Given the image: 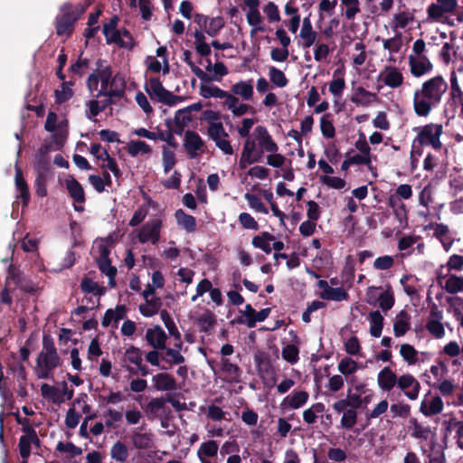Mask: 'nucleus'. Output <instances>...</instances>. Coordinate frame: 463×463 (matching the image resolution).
<instances>
[{
  "instance_id": "f257e3e1",
  "label": "nucleus",
  "mask_w": 463,
  "mask_h": 463,
  "mask_svg": "<svg viewBox=\"0 0 463 463\" xmlns=\"http://www.w3.org/2000/svg\"><path fill=\"white\" fill-rule=\"evenodd\" d=\"M448 90V83L441 75H437L421 84L413 94V109L418 117H427L432 108L437 107Z\"/></svg>"
},
{
  "instance_id": "f03ea898",
  "label": "nucleus",
  "mask_w": 463,
  "mask_h": 463,
  "mask_svg": "<svg viewBox=\"0 0 463 463\" xmlns=\"http://www.w3.org/2000/svg\"><path fill=\"white\" fill-rule=\"evenodd\" d=\"M60 10L62 14L56 17V33L59 36H71L74 31L75 23L85 13L86 7L81 4L72 6L70 3H64Z\"/></svg>"
},
{
  "instance_id": "7ed1b4c3",
  "label": "nucleus",
  "mask_w": 463,
  "mask_h": 463,
  "mask_svg": "<svg viewBox=\"0 0 463 463\" xmlns=\"http://www.w3.org/2000/svg\"><path fill=\"white\" fill-rule=\"evenodd\" d=\"M144 89L153 101L162 103L169 107L175 106L184 100V97L175 95L166 90L163 86L160 79L157 77L149 78Z\"/></svg>"
},
{
  "instance_id": "20e7f679",
  "label": "nucleus",
  "mask_w": 463,
  "mask_h": 463,
  "mask_svg": "<svg viewBox=\"0 0 463 463\" xmlns=\"http://www.w3.org/2000/svg\"><path fill=\"white\" fill-rule=\"evenodd\" d=\"M442 133L443 127L441 124L430 123L423 126L413 140V148H415L416 143H418L420 146H430L435 150H439L442 147L440 141Z\"/></svg>"
},
{
  "instance_id": "39448f33",
  "label": "nucleus",
  "mask_w": 463,
  "mask_h": 463,
  "mask_svg": "<svg viewBox=\"0 0 463 463\" xmlns=\"http://www.w3.org/2000/svg\"><path fill=\"white\" fill-rule=\"evenodd\" d=\"M61 364L59 354L39 353L36 359V375L39 379H49L52 371Z\"/></svg>"
},
{
  "instance_id": "423d86ee",
  "label": "nucleus",
  "mask_w": 463,
  "mask_h": 463,
  "mask_svg": "<svg viewBox=\"0 0 463 463\" xmlns=\"http://www.w3.org/2000/svg\"><path fill=\"white\" fill-rule=\"evenodd\" d=\"M183 141L184 148L189 158H196L203 153L205 142L196 131L186 130Z\"/></svg>"
},
{
  "instance_id": "0eeeda50",
  "label": "nucleus",
  "mask_w": 463,
  "mask_h": 463,
  "mask_svg": "<svg viewBox=\"0 0 463 463\" xmlns=\"http://www.w3.org/2000/svg\"><path fill=\"white\" fill-rule=\"evenodd\" d=\"M253 137H256L258 146L260 149L258 150V155H260V158L261 159L263 154L267 153H275L279 150L278 144L273 140L271 135L269 133L268 129L264 126H257L253 131Z\"/></svg>"
},
{
  "instance_id": "6e6552de",
  "label": "nucleus",
  "mask_w": 463,
  "mask_h": 463,
  "mask_svg": "<svg viewBox=\"0 0 463 463\" xmlns=\"http://www.w3.org/2000/svg\"><path fill=\"white\" fill-rule=\"evenodd\" d=\"M437 3L430 4L427 8L428 19L431 21H441L446 14H454L458 7L457 0H436Z\"/></svg>"
},
{
  "instance_id": "1a4fd4ad",
  "label": "nucleus",
  "mask_w": 463,
  "mask_h": 463,
  "mask_svg": "<svg viewBox=\"0 0 463 463\" xmlns=\"http://www.w3.org/2000/svg\"><path fill=\"white\" fill-rule=\"evenodd\" d=\"M118 23V17L117 15L112 16L109 21L103 24V34L106 37L108 44L116 43L119 47L132 49L134 43H128L123 41L120 37V31L117 29Z\"/></svg>"
},
{
  "instance_id": "9d476101",
  "label": "nucleus",
  "mask_w": 463,
  "mask_h": 463,
  "mask_svg": "<svg viewBox=\"0 0 463 463\" xmlns=\"http://www.w3.org/2000/svg\"><path fill=\"white\" fill-rule=\"evenodd\" d=\"M397 388L411 401H415L419 397L420 383L411 373H404L399 376Z\"/></svg>"
},
{
  "instance_id": "9b49d317",
  "label": "nucleus",
  "mask_w": 463,
  "mask_h": 463,
  "mask_svg": "<svg viewBox=\"0 0 463 463\" xmlns=\"http://www.w3.org/2000/svg\"><path fill=\"white\" fill-rule=\"evenodd\" d=\"M66 189L70 197L73 200V208L76 212H83L84 207L81 205L85 203V193L80 183L73 176H70L65 180Z\"/></svg>"
},
{
  "instance_id": "f8f14e48",
  "label": "nucleus",
  "mask_w": 463,
  "mask_h": 463,
  "mask_svg": "<svg viewBox=\"0 0 463 463\" xmlns=\"http://www.w3.org/2000/svg\"><path fill=\"white\" fill-rule=\"evenodd\" d=\"M144 411L149 420L160 417L165 420L169 419L171 409L165 405V399L163 397L153 398L144 408Z\"/></svg>"
},
{
  "instance_id": "ddd939ff",
  "label": "nucleus",
  "mask_w": 463,
  "mask_h": 463,
  "mask_svg": "<svg viewBox=\"0 0 463 463\" xmlns=\"http://www.w3.org/2000/svg\"><path fill=\"white\" fill-rule=\"evenodd\" d=\"M161 225L162 222L158 219L154 220L151 223L144 224L137 234L139 242L151 241L153 244H156L160 238Z\"/></svg>"
},
{
  "instance_id": "4468645a",
  "label": "nucleus",
  "mask_w": 463,
  "mask_h": 463,
  "mask_svg": "<svg viewBox=\"0 0 463 463\" xmlns=\"http://www.w3.org/2000/svg\"><path fill=\"white\" fill-rule=\"evenodd\" d=\"M51 145H43L35 153L33 168L36 174L49 175L51 163L49 153Z\"/></svg>"
},
{
  "instance_id": "2eb2a0df",
  "label": "nucleus",
  "mask_w": 463,
  "mask_h": 463,
  "mask_svg": "<svg viewBox=\"0 0 463 463\" xmlns=\"http://www.w3.org/2000/svg\"><path fill=\"white\" fill-rule=\"evenodd\" d=\"M408 60L410 71L412 76L416 78H420L430 73L433 69V64L425 55L420 56L419 58H416L413 55H409Z\"/></svg>"
},
{
  "instance_id": "dca6fc26",
  "label": "nucleus",
  "mask_w": 463,
  "mask_h": 463,
  "mask_svg": "<svg viewBox=\"0 0 463 463\" xmlns=\"http://www.w3.org/2000/svg\"><path fill=\"white\" fill-rule=\"evenodd\" d=\"M309 398V394L306 391H293L290 394L286 396L281 403L282 410H297L304 406Z\"/></svg>"
},
{
  "instance_id": "f3484780",
  "label": "nucleus",
  "mask_w": 463,
  "mask_h": 463,
  "mask_svg": "<svg viewBox=\"0 0 463 463\" xmlns=\"http://www.w3.org/2000/svg\"><path fill=\"white\" fill-rule=\"evenodd\" d=\"M221 372L225 375L227 383H239L242 374V370L237 363L232 362L230 358H221Z\"/></svg>"
},
{
  "instance_id": "a211bd4d",
  "label": "nucleus",
  "mask_w": 463,
  "mask_h": 463,
  "mask_svg": "<svg viewBox=\"0 0 463 463\" xmlns=\"http://www.w3.org/2000/svg\"><path fill=\"white\" fill-rule=\"evenodd\" d=\"M146 339L147 344L154 347V349H165L167 335L160 326L148 328L146 333Z\"/></svg>"
},
{
  "instance_id": "6ab92c4d",
  "label": "nucleus",
  "mask_w": 463,
  "mask_h": 463,
  "mask_svg": "<svg viewBox=\"0 0 463 463\" xmlns=\"http://www.w3.org/2000/svg\"><path fill=\"white\" fill-rule=\"evenodd\" d=\"M398 378L396 373L389 366H385L378 373L377 383L383 391L390 392L396 386Z\"/></svg>"
},
{
  "instance_id": "aec40b11",
  "label": "nucleus",
  "mask_w": 463,
  "mask_h": 463,
  "mask_svg": "<svg viewBox=\"0 0 463 463\" xmlns=\"http://www.w3.org/2000/svg\"><path fill=\"white\" fill-rule=\"evenodd\" d=\"M152 381L156 391L168 392L177 389L175 377L167 373H159L154 375Z\"/></svg>"
},
{
  "instance_id": "412c9836",
  "label": "nucleus",
  "mask_w": 463,
  "mask_h": 463,
  "mask_svg": "<svg viewBox=\"0 0 463 463\" xmlns=\"http://www.w3.org/2000/svg\"><path fill=\"white\" fill-rule=\"evenodd\" d=\"M439 284L449 294H456L463 291V277L450 275L448 278L438 277Z\"/></svg>"
},
{
  "instance_id": "4be33fe9",
  "label": "nucleus",
  "mask_w": 463,
  "mask_h": 463,
  "mask_svg": "<svg viewBox=\"0 0 463 463\" xmlns=\"http://www.w3.org/2000/svg\"><path fill=\"white\" fill-rule=\"evenodd\" d=\"M14 181L16 189L20 192V194L17 197L21 198L23 207H27L31 198L29 186L24 178L23 171L17 165L15 166Z\"/></svg>"
},
{
  "instance_id": "5701e85b",
  "label": "nucleus",
  "mask_w": 463,
  "mask_h": 463,
  "mask_svg": "<svg viewBox=\"0 0 463 463\" xmlns=\"http://www.w3.org/2000/svg\"><path fill=\"white\" fill-rule=\"evenodd\" d=\"M411 328V316L406 310H401L395 317L393 333L396 337L403 336Z\"/></svg>"
},
{
  "instance_id": "b1692460",
  "label": "nucleus",
  "mask_w": 463,
  "mask_h": 463,
  "mask_svg": "<svg viewBox=\"0 0 463 463\" xmlns=\"http://www.w3.org/2000/svg\"><path fill=\"white\" fill-rule=\"evenodd\" d=\"M376 95L366 90L364 87L359 86L353 90L350 100L357 106H369L374 99Z\"/></svg>"
},
{
  "instance_id": "393cba45",
  "label": "nucleus",
  "mask_w": 463,
  "mask_h": 463,
  "mask_svg": "<svg viewBox=\"0 0 463 463\" xmlns=\"http://www.w3.org/2000/svg\"><path fill=\"white\" fill-rule=\"evenodd\" d=\"M110 250L107 246L101 245L99 247V255L96 260L98 268L105 274H109L110 271L118 272L117 268L111 265L109 259Z\"/></svg>"
},
{
  "instance_id": "a878e982",
  "label": "nucleus",
  "mask_w": 463,
  "mask_h": 463,
  "mask_svg": "<svg viewBox=\"0 0 463 463\" xmlns=\"http://www.w3.org/2000/svg\"><path fill=\"white\" fill-rule=\"evenodd\" d=\"M251 81L252 80L247 81L240 80L232 86L231 91L234 95L240 96L243 100H250L253 97V85Z\"/></svg>"
},
{
  "instance_id": "bb28decb",
  "label": "nucleus",
  "mask_w": 463,
  "mask_h": 463,
  "mask_svg": "<svg viewBox=\"0 0 463 463\" xmlns=\"http://www.w3.org/2000/svg\"><path fill=\"white\" fill-rule=\"evenodd\" d=\"M275 241V236L268 232H263L259 235H255L252 238L251 244L263 250L266 254H269L272 250L270 241Z\"/></svg>"
},
{
  "instance_id": "cd10ccee",
  "label": "nucleus",
  "mask_w": 463,
  "mask_h": 463,
  "mask_svg": "<svg viewBox=\"0 0 463 463\" xmlns=\"http://www.w3.org/2000/svg\"><path fill=\"white\" fill-rule=\"evenodd\" d=\"M370 322V334L378 338L381 336L383 327L384 318L379 310L371 311L368 316Z\"/></svg>"
},
{
  "instance_id": "c85d7f7f",
  "label": "nucleus",
  "mask_w": 463,
  "mask_h": 463,
  "mask_svg": "<svg viewBox=\"0 0 463 463\" xmlns=\"http://www.w3.org/2000/svg\"><path fill=\"white\" fill-rule=\"evenodd\" d=\"M218 444L215 440L203 442L197 451V456L202 463H208L205 458H213L217 455Z\"/></svg>"
},
{
  "instance_id": "c756f323",
  "label": "nucleus",
  "mask_w": 463,
  "mask_h": 463,
  "mask_svg": "<svg viewBox=\"0 0 463 463\" xmlns=\"http://www.w3.org/2000/svg\"><path fill=\"white\" fill-rule=\"evenodd\" d=\"M178 225L184 228L187 232H194L196 230V220L193 215L187 214L182 209H178L175 213Z\"/></svg>"
},
{
  "instance_id": "7c9ffc66",
  "label": "nucleus",
  "mask_w": 463,
  "mask_h": 463,
  "mask_svg": "<svg viewBox=\"0 0 463 463\" xmlns=\"http://www.w3.org/2000/svg\"><path fill=\"white\" fill-rule=\"evenodd\" d=\"M192 53L189 50L184 52V61L190 67L191 71L201 80H216L219 81L220 78L211 76L204 72L202 69L194 64L191 59Z\"/></svg>"
},
{
  "instance_id": "2f4dec72",
  "label": "nucleus",
  "mask_w": 463,
  "mask_h": 463,
  "mask_svg": "<svg viewBox=\"0 0 463 463\" xmlns=\"http://www.w3.org/2000/svg\"><path fill=\"white\" fill-rule=\"evenodd\" d=\"M430 316L436 317V319H430L426 327L432 335L441 338L445 334L443 325L439 320L441 318V314L437 310H431Z\"/></svg>"
},
{
  "instance_id": "473e14b6",
  "label": "nucleus",
  "mask_w": 463,
  "mask_h": 463,
  "mask_svg": "<svg viewBox=\"0 0 463 463\" xmlns=\"http://www.w3.org/2000/svg\"><path fill=\"white\" fill-rule=\"evenodd\" d=\"M387 72L384 75L383 82L386 86L396 89L403 83V75L395 67H387Z\"/></svg>"
},
{
  "instance_id": "72a5a7b5",
  "label": "nucleus",
  "mask_w": 463,
  "mask_h": 463,
  "mask_svg": "<svg viewBox=\"0 0 463 463\" xmlns=\"http://www.w3.org/2000/svg\"><path fill=\"white\" fill-rule=\"evenodd\" d=\"M129 456L126 444L120 440L116 441L110 448V457L118 463H125Z\"/></svg>"
},
{
  "instance_id": "f704fd0d",
  "label": "nucleus",
  "mask_w": 463,
  "mask_h": 463,
  "mask_svg": "<svg viewBox=\"0 0 463 463\" xmlns=\"http://www.w3.org/2000/svg\"><path fill=\"white\" fill-rule=\"evenodd\" d=\"M74 85V82L71 80L63 81L61 85V90H56L54 91L55 102L59 105L65 103L69 99H71L74 92L71 87Z\"/></svg>"
},
{
  "instance_id": "c9c22d12",
  "label": "nucleus",
  "mask_w": 463,
  "mask_h": 463,
  "mask_svg": "<svg viewBox=\"0 0 463 463\" xmlns=\"http://www.w3.org/2000/svg\"><path fill=\"white\" fill-rule=\"evenodd\" d=\"M161 306V298L155 297L146 300V305H140L138 308L142 316L151 317L159 312Z\"/></svg>"
},
{
  "instance_id": "e433bc0d",
  "label": "nucleus",
  "mask_w": 463,
  "mask_h": 463,
  "mask_svg": "<svg viewBox=\"0 0 463 463\" xmlns=\"http://www.w3.org/2000/svg\"><path fill=\"white\" fill-rule=\"evenodd\" d=\"M133 446L137 449H147L153 446V438L151 433L134 432L132 435Z\"/></svg>"
},
{
  "instance_id": "4c0bfd02",
  "label": "nucleus",
  "mask_w": 463,
  "mask_h": 463,
  "mask_svg": "<svg viewBox=\"0 0 463 463\" xmlns=\"http://www.w3.org/2000/svg\"><path fill=\"white\" fill-rule=\"evenodd\" d=\"M388 205L393 210L395 216L402 220V218H407V211L405 204L402 202V199L399 195L392 194L389 196Z\"/></svg>"
},
{
  "instance_id": "58836bf2",
  "label": "nucleus",
  "mask_w": 463,
  "mask_h": 463,
  "mask_svg": "<svg viewBox=\"0 0 463 463\" xmlns=\"http://www.w3.org/2000/svg\"><path fill=\"white\" fill-rule=\"evenodd\" d=\"M410 427L412 429V431L411 433V437L415 439H429L431 430L429 426H422L415 418H411L410 420Z\"/></svg>"
},
{
  "instance_id": "ea45409f",
  "label": "nucleus",
  "mask_w": 463,
  "mask_h": 463,
  "mask_svg": "<svg viewBox=\"0 0 463 463\" xmlns=\"http://www.w3.org/2000/svg\"><path fill=\"white\" fill-rule=\"evenodd\" d=\"M420 410L425 416L439 414L443 410V402L439 396H435L431 399L428 407L423 402Z\"/></svg>"
},
{
  "instance_id": "a19ab883",
  "label": "nucleus",
  "mask_w": 463,
  "mask_h": 463,
  "mask_svg": "<svg viewBox=\"0 0 463 463\" xmlns=\"http://www.w3.org/2000/svg\"><path fill=\"white\" fill-rule=\"evenodd\" d=\"M321 298L326 300L343 301L348 298V293L343 288H328L326 291L321 292Z\"/></svg>"
},
{
  "instance_id": "79ce46f5",
  "label": "nucleus",
  "mask_w": 463,
  "mask_h": 463,
  "mask_svg": "<svg viewBox=\"0 0 463 463\" xmlns=\"http://www.w3.org/2000/svg\"><path fill=\"white\" fill-rule=\"evenodd\" d=\"M212 80H201L200 95L204 99L220 98L222 94V90L215 85L209 84Z\"/></svg>"
},
{
  "instance_id": "37998d69",
  "label": "nucleus",
  "mask_w": 463,
  "mask_h": 463,
  "mask_svg": "<svg viewBox=\"0 0 463 463\" xmlns=\"http://www.w3.org/2000/svg\"><path fill=\"white\" fill-rule=\"evenodd\" d=\"M378 302L380 308L385 313L392 308L395 298L391 286H389L384 292L379 295Z\"/></svg>"
},
{
  "instance_id": "c03bdc74",
  "label": "nucleus",
  "mask_w": 463,
  "mask_h": 463,
  "mask_svg": "<svg viewBox=\"0 0 463 463\" xmlns=\"http://www.w3.org/2000/svg\"><path fill=\"white\" fill-rule=\"evenodd\" d=\"M247 22L250 26H256L255 28L251 29L250 35L252 36L257 31L260 32H265L266 27L263 25H259L262 22V17L260 15V13L258 8L249 10L247 13Z\"/></svg>"
},
{
  "instance_id": "a18cd8bd",
  "label": "nucleus",
  "mask_w": 463,
  "mask_h": 463,
  "mask_svg": "<svg viewBox=\"0 0 463 463\" xmlns=\"http://www.w3.org/2000/svg\"><path fill=\"white\" fill-rule=\"evenodd\" d=\"M320 129L322 135L326 138H333L335 135V129L330 113L324 114L320 118Z\"/></svg>"
},
{
  "instance_id": "49530a36",
  "label": "nucleus",
  "mask_w": 463,
  "mask_h": 463,
  "mask_svg": "<svg viewBox=\"0 0 463 463\" xmlns=\"http://www.w3.org/2000/svg\"><path fill=\"white\" fill-rule=\"evenodd\" d=\"M128 152L132 156H137L138 154H151L152 148L145 141L132 140L128 143Z\"/></svg>"
},
{
  "instance_id": "de8ad7c7",
  "label": "nucleus",
  "mask_w": 463,
  "mask_h": 463,
  "mask_svg": "<svg viewBox=\"0 0 463 463\" xmlns=\"http://www.w3.org/2000/svg\"><path fill=\"white\" fill-rule=\"evenodd\" d=\"M98 75L101 83V88L96 94V98L102 97V95L105 93V90L109 88V83L113 78L111 67L105 66V68L101 69V71L98 73Z\"/></svg>"
},
{
  "instance_id": "09e8293b",
  "label": "nucleus",
  "mask_w": 463,
  "mask_h": 463,
  "mask_svg": "<svg viewBox=\"0 0 463 463\" xmlns=\"http://www.w3.org/2000/svg\"><path fill=\"white\" fill-rule=\"evenodd\" d=\"M269 76L271 83L279 88H284L288 83V80L284 72L276 67L272 66L269 68Z\"/></svg>"
},
{
  "instance_id": "8fccbe9b",
  "label": "nucleus",
  "mask_w": 463,
  "mask_h": 463,
  "mask_svg": "<svg viewBox=\"0 0 463 463\" xmlns=\"http://www.w3.org/2000/svg\"><path fill=\"white\" fill-rule=\"evenodd\" d=\"M400 354L410 365L415 364L418 361V351L410 344L401 345Z\"/></svg>"
},
{
  "instance_id": "3c124183",
  "label": "nucleus",
  "mask_w": 463,
  "mask_h": 463,
  "mask_svg": "<svg viewBox=\"0 0 463 463\" xmlns=\"http://www.w3.org/2000/svg\"><path fill=\"white\" fill-rule=\"evenodd\" d=\"M160 317L167 328L169 335L174 336V338H179L180 332L178 331L177 326H175L173 318L166 309L160 311Z\"/></svg>"
},
{
  "instance_id": "603ef678",
  "label": "nucleus",
  "mask_w": 463,
  "mask_h": 463,
  "mask_svg": "<svg viewBox=\"0 0 463 463\" xmlns=\"http://www.w3.org/2000/svg\"><path fill=\"white\" fill-rule=\"evenodd\" d=\"M41 392L43 398L52 400L54 403H60L63 401L58 389L54 386L49 385L48 383L42 384Z\"/></svg>"
},
{
  "instance_id": "864d4df0",
  "label": "nucleus",
  "mask_w": 463,
  "mask_h": 463,
  "mask_svg": "<svg viewBox=\"0 0 463 463\" xmlns=\"http://www.w3.org/2000/svg\"><path fill=\"white\" fill-rule=\"evenodd\" d=\"M271 309L269 307H266L257 312L254 315V317L247 320H243L242 318L238 319V323L246 324L249 328H252L256 326L257 322L264 321L270 314Z\"/></svg>"
},
{
  "instance_id": "5fc2aeb1",
  "label": "nucleus",
  "mask_w": 463,
  "mask_h": 463,
  "mask_svg": "<svg viewBox=\"0 0 463 463\" xmlns=\"http://www.w3.org/2000/svg\"><path fill=\"white\" fill-rule=\"evenodd\" d=\"M298 347L291 344L284 346L281 352L282 358L291 364H294L298 361Z\"/></svg>"
},
{
  "instance_id": "6e6d98bb",
  "label": "nucleus",
  "mask_w": 463,
  "mask_h": 463,
  "mask_svg": "<svg viewBox=\"0 0 463 463\" xmlns=\"http://www.w3.org/2000/svg\"><path fill=\"white\" fill-rule=\"evenodd\" d=\"M338 371L344 375H350L358 369L357 363L350 357L343 358L338 364Z\"/></svg>"
},
{
  "instance_id": "4d7b16f0",
  "label": "nucleus",
  "mask_w": 463,
  "mask_h": 463,
  "mask_svg": "<svg viewBox=\"0 0 463 463\" xmlns=\"http://www.w3.org/2000/svg\"><path fill=\"white\" fill-rule=\"evenodd\" d=\"M223 26V18L222 16H216L209 20L207 27L204 29V31L208 35L214 37L219 33Z\"/></svg>"
},
{
  "instance_id": "13d9d810",
  "label": "nucleus",
  "mask_w": 463,
  "mask_h": 463,
  "mask_svg": "<svg viewBox=\"0 0 463 463\" xmlns=\"http://www.w3.org/2000/svg\"><path fill=\"white\" fill-rule=\"evenodd\" d=\"M176 164L175 155L173 151L163 146V166L165 174L169 173Z\"/></svg>"
},
{
  "instance_id": "bf43d9fd",
  "label": "nucleus",
  "mask_w": 463,
  "mask_h": 463,
  "mask_svg": "<svg viewBox=\"0 0 463 463\" xmlns=\"http://www.w3.org/2000/svg\"><path fill=\"white\" fill-rule=\"evenodd\" d=\"M245 199L247 200L249 205L256 210L258 213H261L264 214L269 213L268 208L263 204L260 198H259L257 195L247 193L244 195Z\"/></svg>"
},
{
  "instance_id": "052dcab7",
  "label": "nucleus",
  "mask_w": 463,
  "mask_h": 463,
  "mask_svg": "<svg viewBox=\"0 0 463 463\" xmlns=\"http://www.w3.org/2000/svg\"><path fill=\"white\" fill-rule=\"evenodd\" d=\"M7 279H11L16 286L21 287V288L26 292L33 293L34 291L33 287L21 286V272L19 269H17L14 265H10L8 267Z\"/></svg>"
},
{
  "instance_id": "680f3d73",
  "label": "nucleus",
  "mask_w": 463,
  "mask_h": 463,
  "mask_svg": "<svg viewBox=\"0 0 463 463\" xmlns=\"http://www.w3.org/2000/svg\"><path fill=\"white\" fill-rule=\"evenodd\" d=\"M47 178L48 175L36 174L34 180L35 193L39 197H45L47 195Z\"/></svg>"
},
{
  "instance_id": "e2e57ef3",
  "label": "nucleus",
  "mask_w": 463,
  "mask_h": 463,
  "mask_svg": "<svg viewBox=\"0 0 463 463\" xmlns=\"http://www.w3.org/2000/svg\"><path fill=\"white\" fill-rule=\"evenodd\" d=\"M357 421V412L354 409L345 411L341 419V425L345 429H352Z\"/></svg>"
},
{
  "instance_id": "0e129e2a",
  "label": "nucleus",
  "mask_w": 463,
  "mask_h": 463,
  "mask_svg": "<svg viewBox=\"0 0 463 463\" xmlns=\"http://www.w3.org/2000/svg\"><path fill=\"white\" fill-rule=\"evenodd\" d=\"M56 450L60 452H68L71 457H77L82 454V449L80 447L75 446L72 442L64 443L59 441L56 446Z\"/></svg>"
},
{
  "instance_id": "69168bd1",
  "label": "nucleus",
  "mask_w": 463,
  "mask_h": 463,
  "mask_svg": "<svg viewBox=\"0 0 463 463\" xmlns=\"http://www.w3.org/2000/svg\"><path fill=\"white\" fill-rule=\"evenodd\" d=\"M125 355L127 360L135 365H140L142 363V352L138 347L131 345L126 350Z\"/></svg>"
},
{
  "instance_id": "338daca9",
  "label": "nucleus",
  "mask_w": 463,
  "mask_h": 463,
  "mask_svg": "<svg viewBox=\"0 0 463 463\" xmlns=\"http://www.w3.org/2000/svg\"><path fill=\"white\" fill-rule=\"evenodd\" d=\"M31 441L28 435H22L19 439V453L24 460H26L31 455Z\"/></svg>"
},
{
  "instance_id": "774afa93",
  "label": "nucleus",
  "mask_w": 463,
  "mask_h": 463,
  "mask_svg": "<svg viewBox=\"0 0 463 463\" xmlns=\"http://www.w3.org/2000/svg\"><path fill=\"white\" fill-rule=\"evenodd\" d=\"M238 219L241 225L245 229L257 231L260 228L255 219L248 213H240Z\"/></svg>"
}]
</instances>
